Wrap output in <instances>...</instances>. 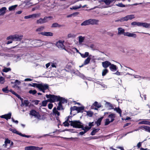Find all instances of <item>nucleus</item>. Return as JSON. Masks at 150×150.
<instances>
[{
    "label": "nucleus",
    "instance_id": "obj_9",
    "mask_svg": "<svg viewBox=\"0 0 150 150\" xmlns=\"http://www.w3.org/2000/svg\"><path fill=\"white\" fill-rule=\"evenodd\" d=\"M89 24L90 25H98V22L99 21L98 20L95 19H89Z\"/></svg>",
    "mask_w": 150,
    "mask_h": 150
},
{
    "label": "nucleus",
    "instance_id": "obj_14",
    "mask_svg": "<svg viewBox=\"0 0 150 150\" xmlns=\"http://www.w3.org/2000/svg\"><path fill=\"white\" fill-rule=\"evenodd\" d=\"M124 36H127L128 37H133L135 38L137 37V35L134 33H131L129 32H127L125 33Z\"/></svg>",
    "mask_w": 150,
    "mask_h": 150
},
{
    "label": "nucleus",
    "instance_id": "obj_23",
    "mask_svg": "<svg viewBox=\"0 0 150 150\" xmlns=\"http://www.w3.org/2000/svg\"><path fill=\"white\" fill-rule=\"evenodd\" d=\"M52 18V17L51 16H49L48 17L45 16L44 17V18L43 19V23H45L46 22H47L48 21L50 20V19H51Z\"/></svg>",
    "mask_w": 150,
    "mask_h": 150
},
{
    "label": "nucleus",
    "instance_id": "obj_29",
    "mask_svg": "<svg viewBox=\"0 0 150 150\" xmlns=\"http://www.w3.org/2000/svg\"><path fill=\"white\" fill-rule=\"evenodd\" d=\"M101 136H95L94 137H87L86 138L88 139L89 140H90L91 139H96L100 138V137Z\"/></svg>",
    "mask_w": 150,
    "mask_h": 150
},
{
    "label": "nucleus",
    "instance_id": "obj_27",
    "mask_svg": "<svg viewBox=\"0 0 150 150\" xmlns=\"http://www.w3.org/2000/svg\"><path fill=\"white\" fill-rule=\"evenodd\" d=\"M100 129L99 128L95 129H93L91 133V135H94Z\"/></svg>",
    "mask_w": 150,
    "mask_h": 150
},
{
    "label": "nucleus",
    "instance_id": "obj_35",
    "mask_svg": "<svg viewBox=\"0 0 150 150\" xmlns=\"http://www.w3.org/2000/svg\"><path fill=\"white\" fill-rule=\"evenodd\" d=\"M81 57L83 58H86L88 57L89 55V53L88 52H86L84 54L80 53Z\"/></svg>",
    "mask_w": 150,
    "mask_h": 150
},
{
    "label": "nucleus",
    "instance_id": "obj_37",
    "mask_svg": "<svg viewBox=\"0 0 150 150\" xmlns=\"http://www.w3.org/2000/svg\"><path fill=\"white\" fill-rule=\"evenodd\" d=\"M108 72V70L106 69L103 70L102 72V75L103 76H105Z\"/></svg>",
    "mask_w": 150,
    "mask_h": 150
},
{
    "label": "nucleus",
    "instance_id": "obj_50",
    "mask_svg": "<svg viewBox=\"0 0 150 150\" xmlns=\"http://www.w3.org/2000/svg\"><path fill=\"white\" fill-rule=\"evenodd\" d=\"M8 86L5 88H3L2 89V91L3 92L5 93H8L9 92L8 90Z\"/></svg>",
    "mask_w": 150,
    "mask_h": 150
},
{
    "label": "nucleus",
    "instance_id": "obj_34",
    "mask_svg": "<svg viewBox=\"0 0 150 150\" xmlns=\"http://www.w3.org/2000/svg\"><path fill=\"white\" fill-rule=\"evenodd\" d=\"M94 106L97 107L98 108H100L101 106V104L100 103H98L97 101H95L93 104Z\"/></svg>",
    "mask_w": 150,
    "mask_h": 150
},
{
    "label": "nucleus",
    "instance_id": "obj_57",
    "mask_svg": "<svg viewBox=\"0 0 150 150\" xmlns=\"http://www.w3.org/2000/svg\"><path fill=\"white\" fill-rule=\"evenodd\" d=\"M140 22H133L131 23V25H137L138 26H139L140 25Z\"/></svg>",
    "mask_w": 150,
    "mask_h": 150
},
{
    "label": "nucleus",
    "instance_id": "obj_47",
    "mask_svg": "<svg viewBox=\"0 0 150 150\" xmlns=\"http://www.w3.org/2000/svg\"><path fill=\"white\" fill-rule=\"evenodd\" d=\"M31 18H37L40 16V14L35 13L31 15Z\"/></svg>",
    "mask_w": 150,
    "mask_h": 150
},
{
    "label": "nucleus",
    "instance_id": "obj_40",
    "mask_svg": "<svg viewBox=\"0 0 150 150\" xmlns=\"http://www.w3.org/2000/svg\"><path fill=\"white\" fill-rule=\"evenodd\" d=\"M11 69L10 68L4 67V69L2 70V71L5 72H7L9 71H11Z\"/></svg>",
    "mask_w": 150,
    "mask_h": 150
},
{
    "label": "nucleus",
    "instance_id": "obj_43",
    "mask_svg": "<svg viewBox=\"0 0 150 150\" xmlns=\"http://www.w3.org/2000/svg\"><path fill=\"white\" fill-rule=\"evenodd\" d=\"M150 122L144 120L140 122L139 123V124H144L146 125H149Z\"/></svg>",
    "mask_w": 150,
    "mask_h": 150
},
{
    "label": "nucleus",
    "instance_id": "obj_61",
    "mask_svg": "<svg viewBox=\"0 0 150 150\" xmlns=\"http://www.w3.org/2000/svg\"><path fill=\"white\" fill-rule=\"evenodd\" d=\"M68 120H66L63 123L64 125L65 126H68L69 125V123L68 122Z\"/></svg>",
    "mask_w": 150,
    "mask_h": 150
},
{
    "label": "nucleus",
    "instance_id": "obj_41",
    "mask_svg": "<svg viewBox=\"0 0 150 150\" xmlns=\"http://www.w3.org/2000/svg\"><path fill=\"white\" fill-rule=\"evenodd\" d=\"M49 101L48 100V99H47L46 100H43L42 102V106H46L47 104V102H49Z\"/></svg>",
    "mask_w": 150,
    "mask_h": 150
},
{
    "label": "nucleus",
    "instance_id": "obj_64",
    "mask_svg": "<svg viewBox=\"0 0 150 150\" xmlns=\"http://www.w3.org/2000/svg\"><path fill=\"white\" fill-rule=\"evenodd\" d=\"M53 106V104L51 103H50L48 104V108L50 109H52V107Z\"/></svg>",
    "mask_w": 150,
    "mask_h": 150
},
{
    "label": "nucleus",
    "instance_id": "obj_55",
    "mask_svg": "<svg viewBox=\"0 0 150 150\" xmlns=\"http://www.w3.org/2000/svg\"><path fill=\"white\" fill-rule=\"evenodd\" d=\"M79 76L81 78H82L83 79H86V77H85V75L83 74H81V73H80L79 74Z\"/></svg>",
    "mask_w": 150,
    "mask_h": 150
},
{
    "label": "nucleus",
    "instance_id": "obj_30",
    "mask_svg": "<svg viewBox=\"0 0 150 150\" xmlns=\"http://www.w3.org/2000/svg\"><path fill=\"white\" fill-rule=\"evenodd\" d=\"M78 38L79 42L80 43H81L83 42L85 39V37L80 36L78 37Z\"/></svg>",
    "mask_w": 150,
    "mask_h": 150
},
{
    "label": "nucleus",
    "instance_id": "obj_54",
    "mask_svg": "<svg viewBox=\"0 0 150 150\" xmlns=\"http://www.w3.org/2000/svg\"><path fill=\"white\" fill-rule=\"evenodd\" d=\"M76 37V35L71 33L67 35V37L68 38H75Z\"/></svg>",
    "mask_w": 150,
    "mask_h": 150
},
{
    "label": "nucleus",
    "instance_id": "obj_6",
    "mask_svg": "<svg viewBox=\"0 0 150 150\" xmlns=\"http://www.w3.org/2000/svg\"><path fill=\"white\" fill-rule=\"evenodd\" d=\"M42 147H39L34 146H29L25 148V150H41L42 149Z\"/></svg>",
    "mask_w": 150,
    "mask_h": 150
},
{
    "label": "nucleus",
    "instance_id": "obj_24",
    "mask_svg": "<svg viewBox=\"0 0 150 150\" xmlns=\"http://www.w3.org/2000/svg\"><path fill=\"white\" fill-rule=\"evenodd\" d=\"M118 34H123L124 35L125 33V30L124 29H122L121 28H118Z\"/></svg>",
    "mask_w": 150,
    "mask_h": 150
},
{
    "label": "nucleus",
    "instance_id": "obj_26",
    "mask_svg": "<svg viewBox=\"0 0 150 150\" xmlns=\"http://www.w3.org/2000/svg\"><path fill=\"white\" fill-rule=\"evenodd\" d=\"M90 25L89 19L88 20H87L85 21L82 23L81 24V26H83V25L85 26V25Z\"/></svg>",
    "mask_w": 150,
    "mask_h": 150
},
{
    "label": "nucleus",
    "instance_id": "obj_49",
    "mask_svg": "<svg viewBox=\"0 0 150 150\" xmlns=\"http://www.w3.org/2000/svg\"><path fill=\"white\" fill-rule=\"evenodd\" d=\"M37 92V91L35 90H30L29 91V93L30 94H32L33 95L35 94Z\"/></svg>",
    "mask_w": 150,
    "mask_h": 150
},
{
    "label": "nucleus",
    "instance_id": "obj_20",
    "mask_svg": "<svg viewBox=\"0 0 150 150\" xmlns=\"http://www.w3.org/2000/svg\"><path fill=\"white\" fill-rule=\"evenodd\" d=\"M6 7H3L0 9V13L1 15H3L6 13Z\"/></svg>",
    "mask_w": 150,
    "mask_h": 150
},
{
    "label": "nucleus",
    "instance_id": "obj_21",
    "mask_svg": "<svg viewBox=\"0 0 150 150\" xmlns=\"http://www.w3.org/2000/svg\"><path fill=\"white\" fill-rule=\"evenodd\" d=\"M63 25H61L58 24L57 23H53L52 24V25L51 26L52 28H56V27H59L60 28L61 27L63 26Z\"/></svg>",
    "mask_w": 150,
    "mask_h": 150
},
{
    "label": "nucleus",
    "instance_id": "obj_59",
    "mask_svg": "<svg viewBox=\"0 0 150 150\" xmlns=\"http://www.w3.org/2000/svg\"><path fill=\"white\" fill-rule=\"evenodd\" d=\"M9 130L11 131L12 132L16 134L17 132H18V131L14 129H12L11 128H10L9 129Z\"/></svg>",
    "mask_w": 150,
    "mask_h": 150
},
{
    "label": "nucleus",
    "instance_id": "obj_36",
    "mask_svg": "<svg viewBox=\"0 0 150 150\" xmlns=\"http://www.w3.org/2000/svg\"><path fill=\"white\" fill-rule=\"evenodd\" d=\"M45 28L44 26H40L39 28L36 29V32H40L43 31Z\"/></svg>",
    "mask_w": 150,
    "mask_h": 150
},
{
    "label": "nucleus",
    "instance_id": "obj_10",
    "mask_svg": "<svg viewBox=\"0 0 150 150\" xmlns=\"http://www.w3.org/2000/svg\"><path fill=\"white\" fill-rule=\"evenodd\" d=\"M11 112H9L7 114H6L4 115H2L0 116L1 118H4L6 120L11 119Z\"/></svg>",
    "mask_w": 150,
    "mask_h": 150
},
{
    "label": "nucleus",
    "instance_id": "obj_42",
    "mask_svg": "<svg viewBox=\"0 0 150 150\" xmlns=\"http://www.w3.org/2000/svg\"><path fill=\"white\" fill-rule=\"evenodd\" d=\"M17 5H14L12 6L9 7L8 9L9 11L13 10L15 9L17 7Z\"/></svg>",
    "mask_w": 150,
    "mask_h": 150
},
{
    "label": "nucleus",
    "instance_id": "obj_63",
    "mask_svg": "<svg viewBox=\"0 0 150 150\" xmlns=\"http://www.w3.org/2000/svg\"><path fill=\"white\" fill-rule=\"evenodd\" d=\"M13 35H10L8 37H7V40H9L10 39L12 40H13Z\"/></svg>",
    "mask_w": 150,
    "mask_h": 150
},
{
    "label": "nucleus",
    "instance_id": "obj_53",
    "mask_svg": "<svg viewBox=\"0 0 150 150\" xmlns=\"http://www.w3.org/2000/svg\"><path fill=\"white\" fill-rule=\"evenodd\" d=\"M122 22H124L125 21H127L129 20L127 15L125 17H122Z\"/></svg>",
    "mask_w": 150,
    "mask_h": 150
},
{
    "label": "nucleus",
    "instance_id": "obj_7",
    "mask_svg": "<svg viewBox=\"0 0 150 150\" xmlns=\"http://www.w3.org/2000/svg\"><path fill=\"white\" fill-rule=\"evenodd\" d=\"M39 35H41L43 36H52L53 35V33L51 32H40L38 33Z\"/></svg>",
    "mask_w": 150,
    "mask_h": 150
},
{
    "label": "nucleus",
    "instance_id": "obj_16",
    "mask_svg": "<svg viewBox=\"0 0 150 150\" xmlns=\"http://www.w3.org/2000/svg\"><path fill=\"white\" fill-rule=\"evenodd\" d=\"M140 25L139 26H142L143 27L146 28H148L150 27V24L146 23H140Z\"/></svg>",
    "mask_w": 150,
    "mask_h": 150
},
{
    "label": "nucleus",
    "instance_id": "obj_48",
    "mask_svg": "<svg viewBox=\"0 0 150 150\" xmlns=\"http://www.w3.org/2000/svg\"><path fill=\"white\" fill-rule=\"evenodd\" d=\"M72 67L70 64H68L66 66V69H68V71H69L71 70Z\"/></svg>",
    "mask_w": 150,
    "mask_h": 150
},
{
    "label": "nucleus",
    "instance_id": "obj_33",
    "mask_svg": "<svg viewBox=\"0 0 150 150\" xmlns=\"http://www.w3.org/2000/svg\"><path fill=\"white\" fill-rule=\"evenodd\" d=\"M84 131H86V132L88 131L90 129V127H88L87 126H86L84 127L83 125V127L82 128H81Z\"/></svg>",
    "mask_w": 150,
    "mask_h": 150
},
{
    "label": "nucleus",
    "instance_id": "obj_51",
    "mask_svg": "<svg viewBox=\"0 0 150 150\" xmlns=\"http://www.w3.org/2000/svg\"><path fill=\"white\" fill-rule=\"evenodd\" d=\"M43 19L42 18H40L39 20L37 21V23L38 24H42L43 23Z\"/></svg>",
    "mask_w": 150,
    "mask_h": 150
},
{
    "label": "nucleus",
    "instance_id": "obj_44",
    "mask_svg": "<svg viewBox=\"0 0 150 150\" xmlns=\"http://www.w3.org/2000/svg\"><path fill=\"white\" fill-rule=\"evenodd\" d=\"M11 141L8 139H6L5 141V147H6L7 144H10L11 143Z\"/></svg>",
    "mask_w": 150,
    "mask_h": 150
},
{
    "label": "nucleus",
    "instance_id": "obj_39",
    "mask_svg": "<svg viewBox=\"0 0 150 150\" xmlns=\"http://www.w3.org/2000/svg\"><path fill=\"white\" fill-rule=\"evenodd\" d=\"M57 109H56V107L54 108L53 110V112L55 115H57L58 116H59L60 115L59 112L57 111Z\"/></svg>",
    "mask_w": 150,
    "mask_h": 150
},
{
    "label": "nucleus",
    "instance_id": "obj_31",
    "mask_svg": "<svg viewBox=\"0 0 150 150\" xmlns=\"http://www.w3.org/2000/svg\"><path fill=\"white\" fill-rule=\"evenodd\" d=\"M114 110L116 111V112L120 114V116H121L122 111L119 108H116L114 109Z\"/></svg>",
    "mask_w": 150,
    "mask_h": 150
},
{
    "label": "nucleus",
    "instance_id": "obj_38",
    "mask_svg": "<svg viewBox=\"0 0 150 150\" xmlns=\"http://www.w3.org/2000/svg\"><path fill=\"white\" fill-rule=\"evenodd\" d=\"M77 107L76 106H74L73 107H71L70 108V114H71L72 112V111H74L75 110H76V111H77Z\"/></svg>",
    "mask_w": 150,
    "mask_h": 150
},
{
    "label": "nucleus",
    "instance_id": "obj_25",
    "mask_svg": "<svg viewBox=\"0 0 150 150\" xmlns=\"http://www.w3.org/2000/svg\"><path fill=\"white\" fill-rule=\"evenodd\" d=\"M91 58L90 57V56L88 57L84 61L83 63L84 65H86L88 64L90 62Z\"/></svg>",
    "mask_w": 150,
    "mask_h": 150
},
{
    "label": "nucleus",
    "instance_id": "obj_12",
    "mask_svg": "<svg viewBox=\"0 0 150 150\" xmlns=\"http://www.w3.org/2000/svg\"><path fill=\"white\" fill-rule=\"evenodd\" d=\"M110 65H111V63L108 61H105L102 62V66L105 69H106L108 67H110Z\"/></svg>",
    "mask_w": 150,
    "mask_h": 150
},
{
    "label": "nucleus",
    "instance_id": "obj_52",
    "mask_svg": "<svg viewBox=\"0 0 150 150\" xmlns=\"http://www.w3.org/2000/svg\"><path fill=\"white\" fill-rule=\"evenodd\" d=\"M116 5L118 7H124L127 6L123 4L122 3H119L118 4H116Z\"/></svg>",
    "mask_w": 150,
    "mask_h": 150
},
{
    "label": "nucleus",
    "instance_id": "obj_1",
    "mask_svg": "<svg viewBox=\"0 0 150 150\" xmlns=\"http://www.w3.org/2000/svg\"><path fill=\"white\" fill-rule=\"evenodd\" d=\"M109 113H110V114L108 116V118L106 119L105 122V125H108L110 123L112 122L114 120L115 118L116 117L115 115V114L111 113V112H105L104 113V115H105L106 114H107Z\"/></svg>",
    "mask_w": 150,
    "mask_h": 150
},
{
    "label": "nucleus",
    "instance_id": "obj_60",
    "mask_svg": "<svg viewBox=\"0 0 150 150\" xmlns=\"http://www.w3.org/2000/svg\"><path fill=\"white\" fill-rule=\"evenodd\" d=\"M129 20H132V19L134 18H135L134 15H127Z\"/></svg>",
    "mask_w": 150,
    "mask_h": 150
},
{
    "label": "nucleus",
    "instance_id": "obj_4",
    "mask_svg": "<svg viewBox=\"0 0 150 150\" xmlns=\"http://www.w3.org/2000/svg\"><path fill=\"white\" fill-rule=\"evenodd\" d=\"M49 88L48 85L46 84L43 85L42 84H38V88L43 93H45V91L48 89Z\"/></svg>",
    "mask_w": 150,
    "mask_h": 150
},
{
    "label": "nucleus",
    "instance_id": "obj_22",
    "mask_svg": "<svg viewBox=\"0 0 150 150\" xmlns=\"http://www.w3.org/2000/svg\"><path fill=\"white\" fill-rule=\"evenodd\" d=\"M84 108L85 107L83 106L79 107H77L76 111H77L78 113H79L80 112H83V111L84 110Z\"/></svg>",
    "mask_w": 150,
    "mask_h": 150
},
{
    "label": "nucleus",
    "instance_id": "obj_17",
    "mask_svg": "<svg viewBox=\"0 0 150 150\" xmlns=\"http://www.w3.org/2000/svg\"><path fill=\"white\" fill-rule=\"evenodd\" d=\"M104 118L103 116L99 118L97 121L95 122V124H96L97 126H98L100 125L102 119Z\"/></svg>",
    "mask_w": 150,
    "mask_h": 150
},
{
    "label": "nucleus",
    "instance_id": "obj_32",
    "mask_svg": "<svg viewBox=\"0 0 150 150\" xmlns=\"http://www.w3.org/2000/svg\"><path fill=\"white\" fill-rule=\"evenodd\" d=\"M105 104L107 105V107L109 108V109H113V107L112 104L109 102H106Z\"/></svg>",
    "mask_w": 150,
    "mask_h": 150
},
{
    "label": "nucleus",
    "instance_id": "obj_56",
    "mask_svg": "<svg viewBox=\"0 0 150 150\" xmlns=\"http://www.w3.org/2000/svg\"><path fill=\"white\" fill-rule=\"evenodd\" d=\"M4 79L2 76H0V83H4Z\"/></svg>",
    "mask_w": 150,
    "mask_h": 150
},
{
    "label": "nucleus",
    "instance_id": "obj_45",
    "mask_svg": "<svg viewBox=\"0 0 150 150\" xmlns=\"http://www.w3.org/2000/svg\"><path fill=\"white\" fill-rule=\"evenodd\" d=\"M38 84L35 83H33L32 84H31V83H29L28 84L29 86L34 87H36L37 88H38Z\"/></svg>",
    "mask_w": 150,
    "mask_h": 150
},
{
    "label": "nucleus",
    "instance_id": "obj_58",
    "mask_svg": "<svg viewBox=\"0 0 150 150\" xmlns=\"http://www.w3.org/2000/svg\"><path fill=\"white\" fill-rule=\"evenodd\" d=\"M24 103L26 107L28 106L29 103V102L28 100H24Z\"/></svg>",
    "mask_w": 150,
    "mask_h": 150
},
{
    "label": "nucleus",
    "instance_id": "obj_8",
    "mask_svg": "<svg viewBox=\"0 0 150 150\" xmlns=\"http://www.w3.org/2000/svg\"><path fill=\"white\" fill-rule=\"evenodd\" d=\"M23 35H13V40L14 41H20L22 39Z\"/></svg>",
    "mask_w": 150,
    "mask_h": 150
},
{
    "label": "nucleus",
    "instance_id": "obj_11",
    "mask_svg": "<svg viewBox=\"0 0 150 150\" xmlns=\"http://www.w3.org/2000/svg\"><path fill=\"white\" fill-rule=\"evenodd\" d=\"M139 129H144L146 131L150 133V127L145 126V125H143L142 126H141L139 127Z\"/></svg>",
    "mask_w": 150,
    "mask_h": 150
},
{
    "label": "nucleus",
    "instance_id": "obj_18",
    "mask_svg": "<svg viewBox=\"0 0 150 150\" xmlns=\"http://www.w3.org/2000/svg\"><path fill=\"white\" fill-rule=\"evenodd\" d=\"M59 98L58 101L59 102H61V104L64 103H67V99H65L64 98H63L62 97H61L59 96Z\"/></svg>",
    "mask_w": 150,
    "mask_h": 150
},
{
    "label": "nucleus",
    "instance_id": "obj_62",
    "mask_svg": "<svg viewBox=\"0 0 150 150\" xmlns=\"http://www.w3.org/2000/svg\"><path fill=\"white\" fill-rule=\"evenodd\" d=\"M94 122H90L88 123V125L89 126V127H90V129L91 128V127L94 125Z\"/></svg>",
    "mask_w": 150,
    "mask_h": 150
},
{
    "label": "nucleus",
    "instance_id": "obj_13",
    "mask_svg": "<svg viewBox=\"0 0 150 150\" xmlns=\"http://www.w3.org/2000/svg\"><path fill=\"white\" fill-rule=\"evenodd\" d=\"M114 0H100V2H104L106 5H109L111 3H112Z\"/></svg>",
    "mask_w": 150,
    "mask_h": 150
},
{
    "label": "nucleus",
    "instance_id": "obj_19",
    "mask_svg": "<svg viewBox=\"0 0 150 150\" xmlns=\"http://www.w3.org/2000/svg\"><path fill=\"white\" fill-rule=\"evenodd\" d=\"M56 45L59 48H63L64 47L63 44L60 41L57 42Z\"/></svg>",
    "mask_w": 150,
    "mask_h": 150
},
{
    "label": "nucleus",
    "instance_id": "obj_15",
    "mask_svg": "<svg viewBox=\"0 0 150 150\" xmlns=\"http://www.w3.org/2000/svg\"><path fill=\"white\" fill-rule=\"evenodd\" d=\"M109 68L110 70L113 71H115L117 69L116 66L111 63V65L110 66Z\"/></svg>",
    "mask_w": 150,
    "mask_h": 150
},
{
    "label": "nucleus",
    "instance_id": "obj_46",
    "mask_svg": "<svg viewBox=\"0 0 150 150\" xmlns=\"http://www.w3.org/2000/svg\"><path fill=\"white\" fill-rule=\"evenodd\" d=\"M87 115L89 117H92L93 116V113L90 111L86 112Z\"/></svg>",
    "mask_w": 150,
    "mask_h": 150
},
{
    "label": "nucleus",
    "instance_id": "obj_5",
    "mask_svg": "<svg viewBox=\"0 0 150 150\" xmlns=\"http://www.w3.org/2000/svg\"><path fill=\"white\" fill-rule=\"evenodd\" d=\"M29 114L32 116H34L35 117H37L38 119H40L41 117L39 113L37 112L34 110H32L30 111Z\"/></svg>",
    "mask_w": 150,
    "mask_h": 150
},
{
    "label": "nucleus",
    "instance_id": "obj_2",
    "mask_svg": "<svg viewBox=\"0 0 150 150\" xmlns=\"http://www.w3.org/2000/svg\"><path fill=\"white\" fill-rule=\"evenodd\" d=\"M46 96L48 99L49 102L50 103H54L55 102L58 101L59 98V96H56L52 94H46Z\"/></svg>",
    "mask_w": 150,
    "mask_h": 150
},
{
    "label": "nucleus",
    "instance_id": "obj_3",
    "mask_svg": "<svg viewBox=\"0 0 150 150\" xmlns=\"http://www.w3.org/2000/svg\"><path fill=\"white\" fill-rule=\"evenodd\" d=\"M69 122H70L71 126L74 128L79 129L83 127L82 123L79 120L69 121Z\"/></svg>",
    "mask_w": 150,
    "mask_h": 150
},
{
    "label": "nucleus",
    "instance_id": "obj_28",
    "mask_svg": "<svg viewBox=\"0 0 150 150\" xmlns=\"http://www.w3.org/2000/svg\"><path fill=\"white\" fill-rule=\"evenodd\" d=\"M62 104H61V102H59L58 106L57 108V109L58 110H63L64 109Z\"/></svg>",
    "mask_w": 150,
    "mask_h": 150
}]
</instances>
